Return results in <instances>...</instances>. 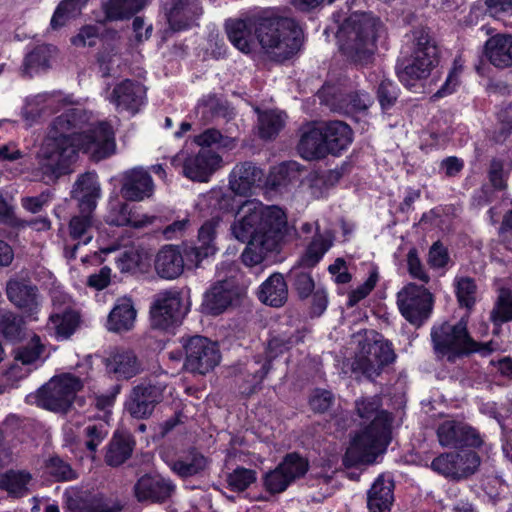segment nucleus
Segmentation results:
<instances>
[{"mask_svg":"<svg viewBox=\"0 0 512 512\" xmlns=\"http://www.w3.org/2000/svg\"><path fill=\"white\" fill-rule=\"evenodd\" d=\"M87 121L88 116L80 107H69L53 119L35 155L32 170L35 177L45 184L54 183L71 172L80 150L89 153L95 161L114 154L116 143L112 126L99 122L81 133Z\"/></svg>","mask_w":512,"mask_h":512,"instance_id":"nucleus-1","label":"nucleus"},{"mask_svg":"<svg viewBox=\"0 0 512 512\" xmlns=\"http://www.w3.org/2000/svg\"><path fill=\"white\" fill-rule=\"evenodd\" d=\"M288 229L287 216L282 208L247 200L239 207L230 233L239 242L247 243L241 259L246 266L253 267L278 249Z\"/></svg>","mask_w":512,"mask_h":512,"instance_id":"nucleus-2","label":"nucleus"},{"mask_svg":"<svg viewBox=\"0 0 512 512\" xmlns=\"http://www.w3.org/2000/svg\"><path fill=\"white\" fill-rule=\"evenodd\" d=\"M355 411L363 420L372 422L358 433L347 448L343 457L346 467L372 464L383 453L390 440L391 417L381 409L379 396L361 397L355 401Z\"/></svg>","mask_w":512,"mask_h":512,"instance_id":"nucleus-3","label":"nucleus"},{"mask_svg":"<svg viewBox=\"0 0 512 512\" xmlns=\"http://www.w3.org/2000/svg\"><path fill=\"white\" fill-rule=\"evenodd\" d=\"M333 20L338 25L336 38L342 53L356 64H368L382 27L381 20L371 12H354L347 18L337 12Z\"/></svg>","mask_w":512,"mask_h":512,"instance_id":"nucleus-4","label":"nucleus"},{"mask_svg":"<svg viewBox=\"0 0 512 512\" xmlns=\"http://www.w3.org/2000/svg\"><path fill=\"white\" fill-rule=\"evenodd\" d=\"M254 23L255 39L270 59L281 62L299 51L302 31L294 19L264 10L256 14Z\"/></svg>","mask_w":512,"mask_h":512,"instance_id":"nucleus-5","label":"nucleus"},{"mask_svg":"<svg viewBox=\"0 0 512 512\" xmlns=\"http://www.w3.org/2000/svg\"><path fill=\"white\" fill-rule=\"evenodd\" d=\"M407 43L412 45L410 60L397 63L396 72L400 82L408 89L416 86V82L429 76L437 63L438 50L435 41L426 28L418 27L405 36Z\"/></svg>","mask_w":512,"mask_h":512,"instance_id":"nucleus-6","label":"nucleus"},{"mask_svg":"<svg viewBox=\"0 0 512 512\" xmlns=\"http://www.w3.org/2000/svg\"><path fill=\"white\" fill-rule=\"evenodd\" d=\"M431 339L438 357L449 362L472 353L481 355L490 354L493 349L491 343L475 341L468 333L465 322H440L431 329Z\"/></svg>","mask_w":512,"mask_h":512,"instance_id":"nucleus-7","label":"nucleus"},{"mask_svg":"<svg viewBox=\"0 0 512 512\" xmlns=\"http://www.w3.org/2000/svg\"><path fill=\"white\" fill-rule=\"evenodd\" d=\"M356 346L352 371L360 372L367 378L378 376L383 367L392 363L396 355L391 344L374 330H363L352 336Z\"/></svg>","mask_w":512,"mask_h":512,"instance_id":"nucleus-8","label":"nucleus"},{"mask_svg":"<svg viewBox=\"0 0 512 512\" xmlns=\"http://www.w3.org/2000/svg\"><path fill=\"white\" fill-rule=\"evenodd\" d=\"M82 387L81 378L71 373H63L51 378L38 390L37 403L44 409L66 413Z\"/></svg>","mask_w":512,"mask_h":512,"instance_id":"nucleus-9","label":"nucleus"},{"mask_svg":"<svg viewBox=\"0 0 512 512\" xmlns=\"http://www.w3.org/2000/svg\"><path fill=\"white\" fill-rule=\"evenodd\" d=\"M181 341L185 350L184 368L188 372L206 375L219 365L221 352L216 342L199 335Z\"/></svg>","mask_w":512,"mask_h":512,"instance_id":"nucleus-10","label":"nucleus"},{"mask_svg":"<svg viewBox=\"0 0 512 512\" xmlns=\"http://www.w3.org/2000/svg\"><path fill=\"white\" fill-rule=\"evenodd\" d=\"M221 161L222 159L217 153L203 149L194 155L180 151L171 158V165L181 168L182 174L192 181L207 182L218 169Z\"/></svg>","mask_w":512,"mask_h":512,"instance_id":"nucleus-11","label":"nucleus"},{"mask_svg":"<svg viewBox=\"0 0 512 512\" xmlns=\"http://www.w3.org/2000/svg\"><path fill=\"white\" fill-rule=\"evenodd\" d=\"M397 305L406 320H424L432 312L433 297L423 286L410 283L398 292Z\"/></svg>","mask_w":512,"mask_h":512,"instance_id":"nucleus-12","label":"nucleus"},{"mask_svg":"<svg viewBox=\"0 0 512 512\" xmlns=\"http://www.w3.org/2000/svg\"><path fill=\"white\" fill-rule=\"evenodd\" d=\"M480 463V457L474 451L450 452L436 457L431 468L446 477L461 479L474 474Z\"/></svg>","mask_w":512,"mask_h":512,"instance_id":"nucleus-13","label":"nucleus"},{"mask_svg":"<svg viewBox=\"0 0 512 512\" xmlns=\"http://www.w3.org/2000/svg\"><path fill=\"white\" fill-rule=\"evenodd\" d=\"M439 443L443 447H481L483 437L475 428L454 420L441 423L437 429Z\"/></svg>","mask_w":512,"mask_h":512,"instance_id":"nucleus-14","label":"nucleus"},{"mask_svg":"<svg viewBox=\"0 0 512 512\" xmlns=\"http://www.w3.org/2000/svg\"><path fill=\"white\" fill-rule=\"evenodd\" d=\"M165 386L162 384H140L133 388L126 408L130 415L137 419L149 417L157 404L163 399Z\"/></svg>","mask_w":512,"mask_h":512,"instance_id":"nucleus-15","label":"nucleus"},{"mask_svg":"<svg viewBox=\"0 0 512 512\" xmlns=\"http://www.w3.org/2000/svg\"><path fill=\"white\" fill-rule=\"evenodd\" d=\"M175 490L173 481L160 475L145 474L134 485V494L139 502L165 503Z\"/></svg>","mask_w":512,"mask_h":512,"instance_id":"nucleus-16","label":"nucleus"},{"mask_svg":"<svg viewBox=\"0 0 512 512\" xmlns=\"http://www.w3.org/2000/svg\"><path fill=\"white\" fill-rule=\"evenodd\" d=\"M107 99L118 112L135 115L145 104L146 90L139 82L126 79L113 88Z\"/></svg>","mask_w":512,"mask_h":512,"instance_id":"nucleus-17","label":"nucleus"},{"mask_svg":"<svg viewBox=\"0 0 512 512\" xmlns=\"http://www.w3.org/2000/svg\"><path fill=\"white\" fill-rule=\"evenodd\" d=\"M189 311L176 290H166L154 295L149 313L152 320H183Z\"/></svg>","mask_w":512,"mask_h":512,"instance_id":"nucleus-18","label":"nucleus"},{"mask_svg":"<svg viewBox=\"0 0 512 512\" xmlns=\"http://www.w3.org/2000/svg\"><path fill=\"white\" fill-rule=\"evenodd\" d=\"M163 10L173 31L189 28L202 14L199 0H165Z\"/></svg>","mask_w":512,"mask_h":512,"instance_id":"nucleus-19","label":"nucleus"},{"mask_svg":"<svg viewBox=\"0 0 512 512\" xmlns=\"http://www.w3.org/2000/svg\"><path fill=\"white\" fill-rule=\"evenodd\" d=\"M220 224L219 217H212L199 228L197 242L185 250L189 262L198 266L202 260L216 253L215 244L217 228Z\"/></svg>","mask_w":512,"mask_h":512,"instance_id":"nucleus-20","label":"nucleus"},{"mask_svg":"<svg viewBox=\"0 0 512 512\" xmlns=\"http://www.w3.org/2000/svg\"><path fill=\"white\" fill-rule=\"evenodd\" d=\"M154 193V183L150 174L143 168H133L123 175L121 194L128 201H143Z\"/></svg>","mask_w":512,"mask_h":512,"instance_id":"nucleus-21","label":"nucleus"},{"mask_svg":"<svg viewBox=\"0 0 512 512\" xmlns=\"http://www.w3.org/2000/svg\"><path fill=\"white\" fill-rule=\"evenodd\" d=\"M211 459L196 448H189L169 463L171 471L181 479L201 477L208 470Z\"/></svg>","mask_w":512,"mask_h":512,"instance_id":"nucleus-22","label":"nucleus"},{"mask_svg":"<svg viewBox=\"0 0 512 512\" xmlns=\"http://www.w3.org/2000/svg\"><path fill=\"white\" fill-rule=\"evenodd\" d=\"M6 294L11 303L29 315L36 314L40 308L38 289L26 280L10 279Z\"/></svg>","mask_w":512,"mask_h":512,"instance_id":"nucleus-23","label":"nucleus"},{"mask_svg":"<svg viewBox=\"0 0 512 512\" xmlns=\"http://www.w3.org/2000/svg\"><path fill=\"white\" fill-rule=\"evenodd\" d=\"M95 209H79V213L72 216L69 221V236L76 241L72 257L80 245L89 244L99 229V222L94 216Z\"/></svg>","mask_w":512,"mask_h":512,"instance_id":"nucleus-24","label":"nucleus"},{"mask_svg":"<svg viewBox=\"0 0 512 512\" xmlns=\"http://www.w3.org/2000/svg\"><path fill=\"white\" fill-rule=\"evenodd\" d=\"M256 14L244 19H229L225 29L232 45L243 53H249L255 38Z\"/></svg>","mask_w":512,"mask_h":512,"instance_id":"nucleus-25","label":"nucleus"},{"mask_svg":"<svg viewBox=\"0 0 512 512\" xmlns=\"http://www.w3.org/2000/svg\"><path fill=\"white\" fill-rule=\"evenodd\" d=\"M394 502V482L386 474L379 475L367 492L369 512H389Z\"/></svg>","mask_w":512,"mask_h":512,"instance_id":"nucleus-26","label":"nucleus"},{"mask_svg":"<svg viewBox=\"0 0 512 512\" xmlns=\"http://www.w3.org/2000/svg\"><path fill=\"white\" fill-rule=\"evenodd\" d=\"M101 189L95 172L81 174L71 190V197L78 201L79 209H95Z\"/></svg>","mask_w":512,"mask_h":512,"instance_id":"nucleus-27","label":"nucleus"},{"mask_svg":"<svg viewBox=\"0 0 512 512\" xmlns=\"http://www.w3.org/2000/svg\"><path fill=\"white\" fill-rule=\"evenodd\" d=\"M263 172L252 162L237 164L230 173L229 186L238 195H247L262 180Z\"/></svg>","mask_w":512,"mask_h":512,"instance_id":"nucleus-28","label":"nucleus"},{"mask_svg":"<svg viewBox=\"0 0 512 512\" xmlns=\"http://www.w3.org/2000/svg\"><path fill=\"white\" fill-rule=\"evenodd\" d=\"M184 269V259L177 246L165 245L156 255L155 270L163 279H175Z\"/></svg>","mask_w":512,"mask_h":512,"instance_id":"nucleus-29","label":"nucleus"},{"mask_svg":"<svg viewBox=\"0 0 512 512\" xmlns=\"http://www.w3.org/2000/svg\"><path fill=\"white\" fill-rule=\"evenodd\" d=\"M233 292L227 281H219L204 294L200 306L201 312L206 316H218L224 312L232 302Z\"/></svg>","mask_w":512,"mask_h":512,"instance_id":"nucleus-30","label":"nucleus"},{"mask_svg":"<svg viewBox=\"0 0 512 512\" xmlns=\"http://www.w3.org/2000/svg\"><path fill=\"white\" fill-rule=\"evenodd\" d=\"M298 153L306 160L324 158L328 148L321 126H309L303 130L297 146Z\"/></svg>","mask_w":512,"mask_h":512,"instance_id":"nucleus-31","label":"nucleus"},{"mask_svg":"<svg viewBox=\"0 0 512 512\" xmlns=\"http://www.w3.org/2000/svg\"><path fill=\"white\" fill-rule=\"evenodd\" d=\"M485 55L497 68L512 66V35L499 33L490 37L485 43Z\"/></svg>","mask_w":512,"mask_h":512,"instance_id":"nucleus-32","label":"nucleus"},{"mask_svg":"<svg viewBox=\"0 0 512 512\" xmlns=\"http://www.w3.org/2000/svg\"><path fill=\"white\" fill-rule=\"evenodd\" d=\"M328 154L337 155L352 143L353 133L342 121H330L321 125Z\"/></svg>","mask_w":512,"mask_h":512,"instance_id":"nucleus-33","label":"nucleus"},{"mask_svg":"<svg viewBox=\"0 0 512 512\" xmlns=\"http://www.w3.org/2000/svg\"><path fill=\"white\" fill-rule=\"evenodd\" d=\"M259 300L271 307H281L287 301L288 288L282 274L274 273L259 287Z\"/></svg>","mask_w":512,"mask_h":512,"instance_id":"nucleus-34","label":"nucleus"},{"mask_svg":"<svg viewBox=\"0 0 512 512\" xmlns=\"http://www.w3.org/2000/svg\"><path fill=\"white\" fill-rule=\"evenodd\" d=\"M45 351V346L41 343L40 337L33 335L27 345L20 347L15 352V363L7 371L9 378H22L27 375L28 370L21 371L18 362L23 365H31L39 360Z\"/></svg>","mask_w":512,"mask_h":512,"instance_id":"nucleus-35","label":"nucleus"},{"mask_svg":"<svg viewBox=\"0 0 512 512\" xmlns=\"http://www.w3.org/2000/svg\"><path fill=\"white\" fill-rule=\"evenodd\" d=\"M106 369L119 379H130L140 371V365L131 351H116L106 359Z\"/></svg>","mask_w":512,"mask_h":512,"instance_id":"nucleus-36","label":"nucleus"},{"mask_svg":"<svg viewBox=\"0 0 512 512\" xmlns=\"http://www.w3.org/2000/svg\"><path fill=\"white\" fill-rule=\"evenodd\" d=\"M32 475L26 470H8L0 475V489L10 497L22 498L29 494Z\"/></svg>","mask_w":512,"mask_h":512,"instance_id":"nucleus-37","label":"nucleus"},{"mask_svg":"<svg viewBox=\"0 0 512 512\" xmlns=\"http://www.w3.org/2000/svg\"><path fill=\"white\" fill-rule=\"evenodd\" d=\"M55 53L56 47L53 45L42 44L34 47L24 58L23 74L31 77L40 71L47 70Z\"/></svg>","mask_w":512,"mask_h":512,"instance_id":"nucleus-38","label":"nucleus"},{"mask_svg":"<svg viewBox=\"0 0 512 512\" xmlns=\"http://www.w3.org/2000/svg\"><path fill=\"white\" fill-rule=\"evenodd\" d=\"M135 442L130 435L114 434L110 440L105 454L107 465L117 467L130 458Z\"/></svg>","mask_w":512,"mask_h":512,"instance_id":"nucleus-39","label":"nucleus"},{"mask_svg":"<svg viewBox=\"0 0 512 512\" xmlns=\"http://www.w3.org/2000/svg\"><path fill=\"white\" fill-rule=\"evenodd\" d=\"M331 246V235L328 233L321 234L317 232L311 243L308 245L304 255L301 257L300 265L306 268L316 266Z\"/></svg>","mask_w":512,"mask_h":512,"instance_id":"nucleus-40","label":"nucleus"},{"mask_svg":"<svg viewBox=\"0 0 512 512\" xmlns=\"http://www.w3.org/2000/svg\"><path fill=\"white\" fill-rule=\"evenodd\" d=\"M453 287L459 306L468 311L472 310L478 295V287L475 280L468 276L457 275L454 278Z\"/></svg>","mask_w":512,"mask_h":512,"instance_id":"nucleus-41","label":"nucleus"},{"mask_svg":"<svg viewBox=\"0 0 512 512\" xmlns=\"http://www.w3.org/2000/svg\"><path fill=\"white\" fill-rule=\"evenodd\" d=\"M146 5L147 0H109L104 11L109 20H120L134 15Z\"/></svg>","mask_w":512,"mask_h":512,"instance_id":"nucleus-42","label":"nucleus"},{"mask_svg":"<svg viewBox=\"0 0 512 512\" xmlns=\"http://www.w3.org/2000/svg\"><path fill=\"white\" fill-rule=\"evenodd\" d=\"M107 222L115 226H132L139 228L150 224L152 219L148 216H142L141 218L136 216L132 213L128 204L121 203L110 211L107 216Z\"/></svg>","mask_w":512,"mask_h":512,"instance_id":"nucleus-43","label":"nucleus"},{"mask_svg":"<svg viewBox=\"0 0 512 512\" xmlns=\"http://www.w3.org/2000/svg\"><path fill=\"white\" fill-rule=\"evenodd\" d=\"M284 124V113L276 110L264 111L258 117L259 135L263 139H272L279 134Z\"/></svg>","mask_w":512,"mask_h":512,"instance_id":"nucleus-44","label":"nucleus"},{"mask_svg":"<svg viewBox=\"0 0 512 512\" xmlns=\"http://www.w3.org/2000/svg\"><path fill=\"white\" fill-rule=\"evenodd\" d=\"M303 170L295 161L283 162L272 168L269 181L272 186H285L289 183L298 181Z\"/></svg>","mask_w":512,"mask_h":512,"instance_id":"nucleus-45","label":"nucleus"},{"mask_svg":"<svg viewBox=\"0 0 512 512\" xmlns=\"http://www.w3.org/2000/svg\"><path fill=\"white\" fill-rule=\"evenodd\" d=\"M68 512H120L122 507L111 500L94 497L87 503H80L75 499H68Z\"/></svg>","mask_w":512,"mask_h":512,"instance_id":"nucleus-46","label":"nucleus"},{"mask_svg":"<svg viewBox=\"0 0 512 512\" xmlns=\"http://www.w3.org/2000/svg\"><path fill=\"white\" fill-rule=\"evenodd\" d=\"M55 101L54 96L46 93L28 97L22 109V116L26 121L32 124L40 118L45 113V110L51 107Z\"/></svg>","mask_w":512,"mask_h":512,"instance_id":"nucleus-47","label":"nucleus"},{"mask_svg":"<svg viewBox=\"0 0 512 512\" xmlns=\"http://www.w3.org/2000/svg\"><path fill=\"white\" fill-rule=\"evenodd\" d=\"M373 103L372 97L365 91H355L346 95L338 105L333 106L334 110L350 113L364 111Z\"/></svg>","mask_w":512,"mask_h":512,"instance_id":"nucleus-48","label":"nucleus"},{"mask_svg":"<svg viewBox=\"0 0 512 512\" xmlns=\"http://www.w3.org/2000/svg\"><path fill=\"white\" fill-rule=\"evenodd\" d=\"M281 469L292 483L304 476L308 470V461L297 453H290L280 463Z\"/></svg>","mask_w":512,"mask_h":512,"instance_id":"nucleus-49","label":"nucleus"},{"mask_svg":"<svg viewBox=\"0 0 512 512\" xmlns=\"http://www.w3.org/2000/svg\"><path fill=\"white\" fill-rule=\"evenodd\" d=\"M256 481V472L252 469L237 467L227 475V483L231 490L242 492Z\"/></svg>","mask_w":512,"mask_h":512,"instance_id":"nucleus-50","label":"nucleus"},{"mask_svg":"<svg viewBox=\"0 0 512 512\" xmlns=\"http://www.w3.org/2000/svg\"><path fill=\"white\" fill-rule=\"evenodd\" d=\"M399 96L398 86L391 80L383 78L377 88V98L383 110L390 109Z\"/></svg>","mask_w":512,"mask_h":512,"instance_id":"nucleus-51","label":"nucleus"},{"mask_svg":"<svg viewBox=\"0 0 512 512\" xmlns=\"http://www.w3.org/2000/svg\"><path fill=\"white\" fill-rule=\"evenodd\" d=\"M194 141L201 147H210L217 144L220 147L230 148L234 144L232 138L223 136L219 130L214 128L207 129L195 136Z\"/></svg>","mask_w":512,"mask_h":512,"instance_id":"nucleus-52","label":"nucleus"},{"mask_svg":"<svg viewBox=\"0 0 512 512\" xmlns=\"http://www.w3.org/2000/svg\"><path fill=\"white\" fill-rule=\"evenodd\" d=\"M46 468L48 473L58 481H69L76 478V473L70 464L57 456L47 460Z\"/></svg>","mask_w":512,"mask_h":512,"instance_id":"nucleus-53","label":"nucleus"},{"mask_svg":"<svg viewBox=\"0 0 512 512\" xmlns=\"http://www.w3.org/2000/svg\"><path fill=\"white\" fill-rule=\"evenodd\" d=\"M137 309L130 297L118 298L109 313L108 320H135Z\"/></svg>","mask_w":512,"mask_h":512,"instance_id":"nucleus-54","label":"nucleus"},{"mask_svg":"<svg viewBox=\"0 0 512 512\" xmlns=\"http://www.w3.org/2000/svg\"><path fill=\"white\" fill-rule=\"evenodd\" d=\"M290 277L292 278L293 285L301 298H307L311 295L315 288V284L310 272L293 268L290 271Z\"/></svg>","mask_w":512,"mask_h":512,"instance_id":"nucleus-55","label":"nucleus"},{"mask_svg":"<svg viewBox=\"0 0 512 512\" xmlns=\"http://www.w3.org/2000/svg\"><path fill=\"white\" fill-rule=\"evenodd\" d=\"M491 320H512V294L510 291L505 289L500 291L491 313Z\"/></svg>","mask_w":512,"mask_h":512,"instance_id":"nucleus-56","label":"nucleus"},{"mask_svg":"<svg viewBox=\"0 0 512 512\" xmlns=\"http://www.w3.org/2000/svg\"><path fill=\"white\" fill-rule=\"evenodd\" d=\"M53 192L49 189L36 196H25L21 198V206L28 212L36 214L41 212L53 200Z\"/></svg>","mask_w":512,"mask_h":512,"instance_id":"nucleus-57","label":"nucleus"},{"mask_svg":"<svg viewBox=\"0 0 512 512\" xmlns=\"http://www.w3.org/2000/svg\"><path fill=\"white\" fill-rule=\"evenodd\" d=\"M291 484L279 464L273 471L266 474L264 485L270 493H281Z\"/></svg>","mask_w":512,"mask_h":512,"instance_id":"nucleus-58","label":"nucleus"},{"mask_svg":"<svg viewBox=\"0 0 512 512\" xmlns=\"http://www.w3.org/2000/svg\"><path fill=\"white\" fill-rule=\"evenodd\" d=\"M377 281H378L377 271H375V270L371 271V273H370L369 277L366 279V281L349 293L348 305L352 307V306L356 305L360 300H362L366 296H368L370 294V292L376 286Z\"/></svg>","mask_w":512,"mask_h":512,"instance_id":"nucleus-59","label":"nucleus"},{"mask_svg":"<svg viewBox=\"0 0 512 512\" xmlns=\"http://www.w3.org/2000/svg\"><path fill=\"white\" fill-rule=\"evenodd\" d=\"M99 38V28L95 25L83 26L77 35L71 38V43L76 47L95 46Z\"/></svg>","mask_w":512,"mask_h":512,"instance_id":"nucleus-60","label":"nucleus"},{"mask_svg":"<svg viewBox=\"0 0 512 512\" xmlns=\"http://www.w3.org/2000/svg\"><path fill=\"white\" fill-rule=\"evenodd\" d=\"M118 58V51L111 45L104 46L98 53L97 60L104 77L112 74L113 64L117 62Z\"/></svg>","mask_w":512,"mask_h":512,"instance_id":"nucleus-61","label":"nucleus"},{"mask_svg":"<svg viewBox=\"0 0 512 512\" xmlns=\"http://www.w3.org/2000/svg\"><path fill=\"white\" fill-rule=\"evenodd\" d=\"M86 436L85 446L91 453L96 452L98 446L104 441L107 436V430L103 425H88L84 429Z\"/></svg>","mask_w":512,"mask_h":512,"instance_id":"nucleus-62","label":"nucleus"},{"mask_svg":"<svg viewBox=\"0 0 512 512\" xmlns=\"http://www.w3.org/2000/svg\"><path fill=\"white\" fill-rule=\"evenodd\" d=\"M25 322H0V334L9 342H19L26 337Z\"/></svg>","mask_w":512,"mask_h":512,"instance_id":"nucleus-63","label":"nucleus"},{"mask_svg":"<svg viewBox=\"0 0 512 512\" xmlns=\"http://www.w3.org/2000/svg\"><path fill=\"white\" fill-rule=\"evenodd\" d=\"M334 396L328 390L316 389L310 397L311 409L317 413L326 412L333 404Z\"/></svg>","mask_w":512,"mask_h":512,"instance_id":"nucleus-64","label":"nucleus"}]
</instances>
